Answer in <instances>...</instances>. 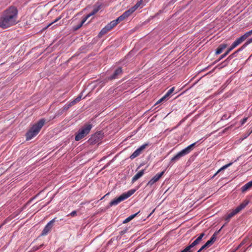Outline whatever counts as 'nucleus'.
I'll use <instances>...</instances> for the list:
<instances>
[{
	"mask_svg": "<svg viewBox=\"0 0 252 252\" xmlns=\"http://www.w3.org/2000/svg\"><path fill=\"white\" fill-rule=\"evenodd\" d=\"M195 144L196 142L193 143L179 152L176 155L171 158L169 164H174L175 162L179 160L182 157L189 154L193 150Z\"/></svg>",
	"mask_w": 252,
	"mask_h": 252,
	"instance_id": "nucleus-3",
	"label": "nucleus"
},
{
	"mask_svg": "<svg viewBox=\"0 0 252 252\" xmlns=\"http://www.w3.org/2000/svg\"><path fill=\"white\" fill-rule=\"evenodd\" d=\"M242 209H241L240 206H238L235 210H234V212H235V214L236 215L238 213H239Z\"/></svg>",
	"mask_w": 252,
	"mask_h": 252,
	"instance_id": "nucleus-28",
	"label": "nucleus"
},
{
	"mask_svg": "<svg viewBox=\"0 0 252 252\" xmlns=\"http://www.w3.org/2000/svg\"><path fill=\"white\" fill-rule=\"evenodd\" d=\"M18 10L14 6H10L3 12L0 18V27L6 29L15 25L17 22Z\"/></svg>",
	"mask_w": 252,
	"mask_h": 252,
	"instance_id": "nucleus-1",
	"label": "nucleus"
},
{
	"mask_svg": "<svg viewBox=\"0 0 252 252\" xmlns=\"http://www.w3.org/2000/svg\"><path fill=\"white\" fill-rule=\"evenodd\" d=\"M60 19V18H59L58 19H57L56 20H55L54 22H53L52 23H51V24H50L49 25H48L47 26V27H49L50 26H51L52 24L54 23H56V22H57L59 19Z\"/></svg>",
	"mask_w": 252,
	"mask_h": 252,
	"instance_id": "nucleus-40",
	"label": "nucleus"
},
{
	"mask_svg": "<svg viewBox=\"0 0 252 252\" xmlns=\"http://www.w3.org/2000/svg\"><path fill=\"white\" fill-rule=\"evenodd\" d=\"M235 212H234V211L233 210L231 213H230L226 217V220L228 222L230 220V219L233 217V216H234L235 215Z\"/></svg>",
	"mask_w": 252,
	"mask_h": 252,
	"instance_id": "nucleus-24",
	"label": "nucleus"
},
{
	"mask_svg": "<svg viewBox=\"0 0 252 252\" xmlns=\"http://www.w3.org/2000/svg\"><path fill=\"white\" fill-rule=\"evenodd\" d=\"M98 10H99V8L98 7L94 8L93 9V10L90 13L88 14L86 17H85L84 18V21L83 22H86L87 21V20L90 17H91V16L95 14V13H96L98 12Z\"/></svg>",
	"mask_w": 252,
	"mask_h": 252,
	"instance_id": "nucleus-17",
	"label": "nucleus"
},
{
	"mask_svg": "<svg viewBox=\"0 0 252 252\" xmlns=\"http://www.w3.org/2000/svg\"><path fill=\"white\" fill-rule=\"evenodd\" d=\"M212 243H214L216 240V236H215V233L214 234L212 237H211L210 239L209 240Z\"/></svg>",
	"mask_w": 252,
	"mask_h": 252,
	"instance_id": "nucleus-30",
	"label": "nucleus"
},
{
	"mask_svg": "<svg viewBox=\"0 0 252 252\" xmlns=\"http://www.w3.org/2000/svg\"><path fill=\"white\" fill-rule=\"evenodd\" d=\"M204 233H202L200 234V235L194 241H193L189 245L187 246L185 249V252H192L193 248L198 245L201 241H202V238L204 236Z\"/></svg>",
	"mask_w": 252,
	"mask_h": 252,
	"instance_id": "nucleus-6",
	"label": "nucleus"
},
{
	"mask_svg": "<svg viewBox=\"0 0 252 252\" xmlns=\"http://www.w3.org/2000/svg\"><path fill=\"white\" fill-rule=\"evenodd\" d=\"M76 215V212L75 211H72L70 214V215L71 216H74Z\"/></svg>",
	"mask_w": 252,
	"mask_h": 252,
	"instance_id": "nucleus-41",
	"label": "nucleus"
},
{
	"mask_svg": "<svg viewBox=\"0 0 252 252\" xmlns=\"http://www.w3.org/2000/svg\"><path fill=\"white\" fill-rule=\"evenodd\" d=\"M98 135H99L98 134H95L91 138L90 140H91V141H92V142H94L95 143L97 142V141H96V138H97Z\"/></svg>",
	"mask_w": 252,
	"mask_h": 252,
	"instance_id": "nucleus-27",
	"label": "nucleus"
},
{
	"mask_svg": "<svg viewBox=\"0 0 252 252\" xmlns=\"http://www.w3.org/2000/svg\"><path fill=\"white\" fill-rule=\"evenodd\" d=\"M252 34V30L246 32L244 35L242 36L244 38V39L246 40L248 37H249L250 36H251Z\"/></svg>",
	"mask_w": 252,
	"mask_h": 252,
	"instance_id": "nucleus-25",
	"label": "nucleus"
},
{
	"mask_svg": "<svg viewBox=\"0 0 252 252\" xmlns=\"http://www.w3.org/2000/svg\"><path fill=\"white\" fill-rule=\"evenodd\" d=\"M218 174H216V173L213 175V176L212 177V178H213L215 176H216Z\"/></svg>",
	"mask_w": 252,
	"mask_h": 252,
	"instance_id": "nucleus-42",
	"label": "nucleus"
},
{
	"mask_svg": "<svg viewBox=\"0 0 252 252\" xmlns=\"http://www.w3.org/2000/svg\"><path fill=\"white\" fill-rule=\"evenodd\" d=\"M245 43H246V44L247 45H248L250 44H251V43H252V37L249 39Z\"/></svg>",
	"mask_w": 252,
	"mask_h": 252,
	"instance_id": "nucleus-34",
	"label": "nucleus"
},
{
	"mask_svg": "<svg viewBox=\"0 0 252 252\" xmlns=\"http://www.w3.org/2000/svg\"><path fill=\"white\" fill-rule=\"evenodd\" d=\"M252 187V180L249 182L248 183L246 184L244 186H243L242 187V188H241L242 191L245 192Z\"/></svg>",
	"mask_w": 252,
	"mask_h": 252,
	"instance_id": "nucleus-16",
	"label": "nucleus"
},
{
	"mask_svg": "<svg viewBox=\"0 0 252 252\" xmlns=\"http://www.w3.org/2000/svg\"><path fill=\"white\" fill-rule=\"evenodd\" d=\"M248 118H245L241 121V125H244L247 121Z\"/></svg>",
	"mask_w": 252,
	"mask_h": 252,
	"instance_id": "nucleus-36",
	"label": "nucleus"
},
{
	"mask_svg": "<svg viewBox=\"0 0 252 252\" xmlns=\"http://www.w3.org/2000/svg\"><path fill=\"white\" fill-rule=\"evenodd\" d=\"M143 4V1L142 0L138 1L133 7L131 8L132 9L133 11L136 10L139 7H140Z\"/></svg>",
	"mask_w": 252,
	"mask_h": 252,
	"instance_id": "nucleus-21",
	"label": "nucleus"
},
{
	"mask_svg": "<svg viewBox=\"0 0 252 252\" xmlns=\"http://www.w3.org/2000/svg\"><path fill=\"white\" fill-rule=\"evenodd\" d=\"M245 39L242 35L239 38H237L231 45L230 47L226 51L227 53H229L231 50H232L234 48L237 47L240 44H241L242 42L245 41Z\"/></svg>",
	"mask_w": 252,
	"mask_h": 252,
	"instance_id": "nucleus-10",
	"label": "nucleus"
},
{
	"mask_svg": "<svg viewBox=\"0 0 252 252\" xmlns=\"http://www.w3.org/2000/svg\"><path fill=\"white\" fill-rule=\"evenodd\" d=\"M44 124L45 120L42 119L34 124L27 132L26 135V139L29 140L35 136L39 133Z\"/></svg>",
	"mask_w": 252,
	"mask_h": 252,
	"instance_id": "nucleus-2",
	"label": "nucleus"
},
{
	"mask_svg": "<svg viewBox=\"0 0 252 252\" xmlns=\"http://www.w3.org/2000/svg\"><path fill=\"white\" fill-rule=\"evenodd\" d=\"M136 189H131L130 190H129L127 192L123 193L118 198L112 200L110 202V206H116L118 205L121 202L125 200V199L130 197L131 195H132L136 191Z\"/></svg>",
	"mask_w": 252,
	"mask_h": 252,
	"instance_id": "nucleus-4",
	"label": "nucleus"
},
{
	"mask_svg": "<svg viewBox=\"0 0 252 252\" xmlns=\"http://www.w3.org/2000/svg\"><path fill=\"white\" fill-rule=\"evenodd\" d=\"M226 47V45L225 44H221L219 47L217 48L216 54L218 55L220 54L222 51Z\"/></svg>",
	"mask_w": 252,
	"mask_h": 252,
	"instance_id": "nucleus-19",
	"label": "nucleus"
},
{
	"mask_svg": "<svg viewBox=\"0 0 252 252\" xmlns=\"http://www.w3.org/2000/svg\"><path fill=\"white\" fill-rule=\"evenodd\" d=\"M55 221V219H54L50 220L44 227L41 235L45 236L52 229L53 226V223Z\"/></svg>",
	"mask_w": 252,
	"mask_h": 252,
	"instance_id": "nucleus-9",
	"label": "nucleus"
},
{
	"mask_svg": "<svg viewBox=\"0 0 252 252\" xmlns=\"http://www.w3.org/2000/svg\"><path fill=\"white\" fill-rule=\"evenodd\" d=\"M166 100H167L164 96H163V97H162L160 99H159L157 102V104L158 103H160L162 101H165Z\"/></svg>",
	"mask_w": 252,
	"mask_h": 252,
	"instance_id": "nucleus-31",
	"label": "nucleus"
},
{
	"mask_svg": "<svg viewBox=\"0 0 252 252\" xmlns=\"http://www.w3.org/2000/svg\"><path fill=\"white\" fill-rule=\"evenodd\" d=\"M144 174V170H142L136 174L132 179V182L134 183L141 178Z\"/></svg>",
	"mask_w": 252,
	"mask_h": 252,
	"instance_id": "nucleus-14",
	"label": "nucleus"
},
{
	"mask_svg": "<svg viewBox=\"0 0 252 252\" xmlns=\"http://www.w3.org/2000/svg\"><path fill=\"white\" fill-rule=\"evenodd\" d=\"M120 22H121V21L120 20H118V18L116 20L111 21L101 30L100 34L103 35L106 33L108 31L115 27Z\"/></svg>",
	"mask_w": 252,
	"mask_h": 252,
	"instance_id": "nucleus-7",
	"label": "nucleus"
},
{
	"mask_svg": "<svg viewBox=\"0 0 252 252\" xmlns=\"http://www.w3.org/2000/svg\"><path fill=\"white\" fill-rule=\"evenodd\" d=\"M83 21H84V18L82 19V22H81L80 24L79 25H78V27L76 28L77 29L78 28H80L83 25V24L85 22H83Z\"/></svg>",
	"mask_w": 252,
	"mask_h": 252,
	"instance_id": "nucleus-37",
	"label": "nucleus"
},
{
	"mask_svg": "<svg viewBox=\"0 0 252 252\" xmlns=\"http://www.w3.org/2000/svg\"><path fill=\"white\" fill-rule=\"evenodd\" d=\"M230 117V115L228 116L226 114H224L222 117V119H221L222 120H226V119H228Z\"/></svg>",
	"mask_w": 252,
	"mask_h": 252,
	"instance_id": "nucleus-33",
	"label": "nucleus"
},
{
	"mask_svg": "<svg viewBox=\"0 0 252 252\" xmlns=\"http://www.w3.org/2000/svg\"><path fill=\"white\" fill-rule=\"evenodd\" d=\"M83 21H84V18L82 19V22H81L80 24L79 25H78V27L76 28L77 29L78 28H80L83 25V24L85 22H83Z\"/></svg>",
	"mask_w": 252,
	"mask_h": 252,
	"instance_id": "nucleus-38",
	"label": "nucleus"
},
{
	"mask_svg": "<svg viewBox=\"0 0 252 252\" xmlns=\"http://www.w3.org/2000/svg\"><path fill=\"white\" fill-rule=\"evenodd\" d=\"M149 145V143H145L137 149L130 156V158L132 159L139 156L142 152Z\"/></svg>",
	"mask_w": 252,
	"mask_h": 252,
	"instance_id": "nucleus-8",
	"label": "nucleus"
},
{
	"mask_svg": "<svg viewBox=\"0 0 252 252\" xmlns=\"http://www.w3.org/2000/svg\"><path fill=\"white\" fill-rule=\"evenodd\" d=\"M206 246H205V245L204 244V245H203L200 248V249L197 251V252H201L203 250H204V249L206 248Z\"/></svg>",
	"mask_w": 252,
	"mask_h": 252,
	"instance_id": "nucleus-35",
	"label": "nucleus"
},
{
	"mask_svg": "<svg viewBox=\"0 0 252 252\" xmlns=\"http://www.w3.org/2000/svg\"><path fill=\"white\" fill-rule=\"evenodd\" d=\"M249 201L247 200H245L243 203H242L240 205V207L242 209H244L246 206L248 204Z\"/></svg>",
	"mask_w": 252,
	"mask_h": 252,
	"instance_id": "nucleus-26",
	"label": "nucleus"
},
{
	"mask_svg": "<svg viewBox=\"0 0 252 252\" xmlns=\"http://www.w3.org/2000/svg\"><path fill=\"white\" fill-rule=\"evenodd\" d=\"M82 97V93L80 94L74 100L70 102L69 104L68 107L71 106L73 105H74L76 102H79L81 99V98Z\"/></svg>",
	"mask_w": 252,
	"mask_h": 252,
	"instance_id": "nucleus-18",
	"label": "nucleus"
},
{
	"mask_svg": "<svg viewBox=\"0 0 252 252\" xmlns=\"http://www.w3.org/2000/svg\"><path fill=\"white\" fill-rule=\"evenodd\" d=\"M248 45L246 44V43H245L239 49H238L236 51H235L234 53H233L232 54L230 55L228 59H231L232 58H233L234 56H235L236 54H237L238 52L242 51L243 49H244Z\"/></svg>",
	"mask_w": 252,
	"mask_h": 252,
	"instance_id": "nucleus-15",
	"label": "nucleus"
},
{
	"mask_svg": "<svg viewBox=\"0 0 252 252\" xmlns=\"http://www.w3.org/2000/svg\"><path fill=\"white\" fill-rule=\"evenodd\" d=\"M122 73V68L119 67L114 72L113 75H112L111 76H110L108 78V79L109 80H112L115 79L116 78H117L118 77L121 75Z\"/></svg>",
	"mask_w": 252,
	"mask_h": 252,
	"instance_id": "nucleus-13",
	"label": "nucleus"
},
{
	"mask_svg": "<svg viewBox=\"0 0 252 252\" xmlns=\"http://www.w3.org/2000/svg\"><path fill=\"white\" fill-rule=\"evenodd\" d=\"M134 11L130 8L129 9L126 10L122 15L118 17V20H120L121 21L126 19L129 16H130Z\"/></svg>",
	"mask_w": 252,
	"mask_h": 252,
	"instance_id": "nucleus-12",
	"label": "nucleus"
},
{
	"mask_svg": "<svg viewBox=\"0 0 252 252\" xmlns=\"http://www.w3.org/2000/svg\"><path fill=\"white\" fill-rule=\"evenodd\" d=\"M175 90V87L171 88L170 90L168 91V92L166 93V94L164 95L165 97L168 99L169 97L170 96L171 94L173 93Z\"/></svg>",
	"mask_w": 252,
	"mask_h": 252,
	"instance_id": "nucleus-20",
	"label": "nucleus"
},
{
	"mask_svg": "<svg viewBox=\"0 0 252 252\" xmlns=\"http://www.w3.org/2000/svg\"><path fill=\"white\" fill-rule=\"evenodd\" d=\"M232 164V162H230L228 164H226L224 166H223L222 167H221L217 172H216V174H218L219 172H220V171H222V170H224V169H226L227 168H228V167H229L230 165H231Z\"/></svg>",
	"mask_w": 252,
	"mask_h": 252,
	"instance_id": "nucleus-23",
	"label": "nucleus"
},
{
	"mask_svg": "<svg viewBox=\"0 0 252 252\" xmlns=\"http://www.w3.org/2000/svg\"><path fill=\"white\" fill-rule=\"evenodd\" d=\"M164 171H162L160 173L157 174L153 177L147 183V186H152L154 184L157 182L163 175Z\"/></svg>",
	"mask_w": 252,
	"mask_h": 252,
	"instance_id": "nucleus-11",
	"label": "nucleus"
},
{
	"mask_svg": "<svg viewBox=\"0 0 252 252\" xmlns=\"http://www.w3.org/2000/svg\"><path fill=\"white\" fill-rule=\"evenodd\" d=\"M92 128V124H86L80 129L75 135V139L79 141L86 136Z\"/></svg>",
	"mask_w": 252,
	"mask_h": 252,
	"instance_id": "nucleus-5",
	"label": "nucleus"
},
{
	"mask_svg": "<svg viewBox=\"0 0 252 252\" xmlns=\"http://www.w3.org/2000/svg\"><path fill=\"white\" fill-rule=\"evenodd\" d=\"M242 209H241L240 206H238L235 210H234V212H235V214L236 215L238 213H239Z\"/></svg>",
	"mask_w": 252,
	"mask_h": 252,
	"instance_id": "nucleus-29",
	"label": "nucleus"
},
{
	"mask_svg": "<svg viewBox=\"0 0 252 252\" xmlns=\"http://www.w3.org/2000/svg\"><path fill=\"white\" fill-rule=\"evenodd\" d=\"M228 54V53H227V52H226L224 54H223L222 55H221V56L220 57V60H221L223 58H224L227 54Z\"/></svg>",
	"mask_w": 252,
	"mask_h": 252,
	"instance_id": "nucleus-39",
	"label": "nucleus"
},
{
	"mask_svg": "<svg viewBox=\"0 0 252 252\" xmlns=\"http://www.w3.org/2000/svg\"><path fill=\"white\" fill-rule=\"evenodd\" d=\"M138 213H139V212L136 213L133 215H130L128 218H127L126 219H125L124 220L123 222L125 223H127V222H129L131 220H132L135 217H136Z\"/></svg>",
	"mask_w": 252,
	"mask_h": 252,
	"instance_id": "nucleus-22",
	"label": "nucleus"
},
{
	"mask_svg": "<svg viewBox=\"0 0 252 252\" xmlns=\"http://www.w3.org/2000/svg\"><path fill=\"white\" fill-rule=\"evenodd\" d=\"M213 244V243H212L210 240H208L205 244V246H206L207 248L209 247V246H210L211 245Z\"/></svg>",
	"mask_w": 252,
	"mask_h": 252,
	"instance_id": "nucleus-32",
	"label": "nucleus"
},
{
	"mask_svg": "<svg viewBox=\"0 0 252 252\" xmlns=\"http://www.w3.org/2000/svg\"><path fill=\"white\" fill-rule=\"evenodd\" d=\"M1 227V226H0V227Z\"/></svg>",
	"mask_w": 252,
	"mask_h": 252,
	"instance_id": "nucleus-43",
	"label": "nucleus"
}]
</instances>
